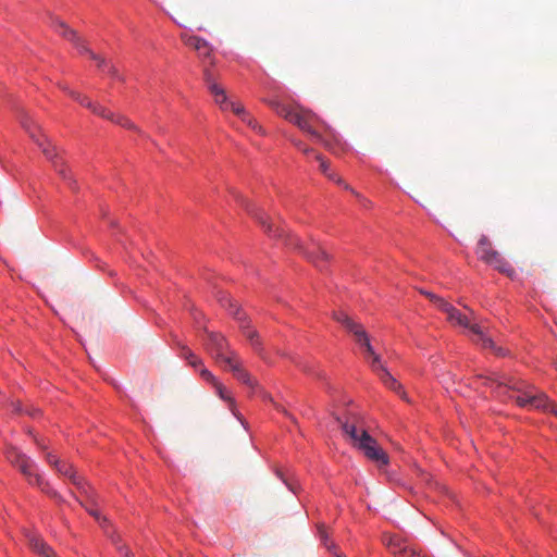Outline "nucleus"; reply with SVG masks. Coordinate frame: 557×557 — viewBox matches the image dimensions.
<instances>
[{
    "instance_id": "1",
    "label": "nucleus",
    "mask_w": 557,
    "mask_h": 557,
    "mask_svg": "<svg viewBox=\"0 0 557 557\" xmlns=\"http://www.w3.org/2000/svg\"><path fill=\"white\" fill-rule=\"evenodd\" d=\"M485 385L492 387L498 397L512 399L521 408H531L550 412L557 417V404L524 381L505 374L485 377Z\"/></svg>"
},
{
    "instance_id": "2",
    "label": "nucleus",
    "mask_w": 557,
    "mask_h": 557,
    "mask_svg": "<svg viewBox=\"0 0 557 557\" xmlns=\"http://www.w3.org/2000/svg\"><path fill=\"white\" fill-rule=\"evenodd\" d=\"M441 310L447 314V320L450 323L469 329V331L476 337L473 338L475 344L480 345L484 349H491L498 357L507 356L508 350L502 346H497L488 334V327L483 323V321L478 320L475 313L471 309L467 308L469 315L463 314L446 301L445 304H442Z\"/></svg>"
},
{
    "instance_id": "3",
    "label": "nucleus",
    "mask_w": 557,
    "mask_h": 557,
    "mask_svg": "<svg viewBox=\"0 0 557 557\" xmlns=\"http://www.w3.org/2000/svg\"><path fill=\"white\" fill-rule=\"evenodd\" d=\"M335 420L352 441L354 446L360 449L369 460L375 462L380 468L388 463L387 454L364 429H358L355 422H343L339 417H335Z\"/></svg>"
},
{
    "instance_id": "4",
    "label": "nucleus",
    "mask_w": 557,
    "mask_h": 557,
    "mask_svg": "<svg viewBox=\"0 0 557 557\" xmlns=\"http://www.w3.org/2000/svg\"><path fill=\"white\" fill-rule=\"evenodd\" d=\"M276 113L288 122L295 124L302 132L308 133L317 141L323 144L325 148L336 153L333 145L324 139L323 136L314 128L315 124L325 125L329 128V125L315 113L304 108L290 107L284 103L281 108H278Z\"/></svg>"
},
{
    "instance_id": "5",
    "label": "nucleus",
    "mask_w": 557,
    "mask_h": 557,
    "mask_svg": "<svg viewBox=\"0 0 557 557\" xmlns=\"http://www.w3.org/2000/svg\"><path fill=\"white\" fill-rule=\"evenodd\" d=\"M5 457L10 463H12L21 471L29 484L38 486L42 492L47 493L53 498H60V495L49 487V484L44 481L41 475L35 472V463L28 456L23 454L16 447L9 446L5 449Z\"/></svg>"
},
{
    "instance_id": "6",
    "label": "nucleus",
    "mask_w": 557,
    "mask_h": 557,
    "mask_svg": "<svg viewBox=\"0 0 557 557\" xmlns=\"http://www.w3.org/2000/svg\"><path fill=\"white\" fill-rule=\"evenodd\" d=\"M60 88L62 90H64L74 100L79 102L82 106L89 109L92 113H95L103 119H107L115 124H119L123 127L138 131L136 125L133 122H131L126 116L120 115V114H114V113L110 112L107 108L102 107L101 104L92 102L88 97H86L73 89H70L69 86L65 84H60Z\"/></svg>"
},
{
    "instance_id": "7",
    "label": "nucleus",
    "mask_w": 557,
    "mask_h": 557,
    "mask_svg": "<svg viewBox=\"0 0 557 557\" xmlns=\"http://www.w3.org/2000/svg\"><path fill=\"white\" fill-rule=\"evenodd\" d=\"M475 253L479 259L493 265L500 272L509 273L512 271L510 265L500 257L499 252L492 247L490 239L484 235H482L478 242Z\"/></svg>"
},
{
    "instance_id": "8",
    "label": "nucleus",
    "mask_w": 557,
    "mask_h": 557,
    "mask_svg": "<svg viewBox=\"0 0 557 557\" xmlns=\"http://www.w3.org/2000/svg\"><path fill=\"white\" fill-rule=\"evenodd\" d=\"M219 300L222 304V306L228 307L231 314L239 322L240 327H242L244 334L246 335V337L249 339L250 344L255 348H258L260 345L259 335H258L257 331L251 330L249 327V323H248L245 314L240 311V309L237 307L235 301L227 294H223L219 298Z\"/></svg>"
},
{
    "instance_id": "9",
    "label": "nucleus",
    "mask_w": 557,
    "mask_h": 557,
    "mask_svg": "<svg viewBox=\"0 0 557 557\" xmlns=\"http://www.w3.org/2000/svg\"><path fill=\"white\" fill-rule=\"evenodd\" d=\"M55 30L61 36H63L64 38H66L71 42H73L76 46V48L79 50L81 53H87L90 57V59L95 60L98 63L99 67L108 66L107 61L103 58H101L100 55H98L95 52H92L91 50H89L88 47L82 40V38L77 35V33L74 29L70 28L64 22L57 21L55 22Z\"/></svg>"
},
{
    "instance_id": "10",
    "label": "nucleus",
    "mask_w": 557,
    "mask_h": 557,
    "mask_svg": "<svg viewBox=\"0 0 557 557\" xmlns=\"http://www.w3.org/2000/svg\"><path fill=\"white\" fill-rule=\"evenodd\" d=\"M18 119H20V123H21L22 127L28 133L30 138L42 150V153L46 156V158L49 159L52 163L54 161H58L59 159H58V153L55 151V148L50 146L46 139H41L37 135V128L33 124V122H30L28 115L25 112H21Z\"/></svg>"
},
{
    "instance_id": "11",
    "label": "nucleus",
    "mask_w": 557,
    "mask_h": 557,
    "mask_svg": "<svg viewBox=\"0 0 557 557\" xmlns=\"http://www.w3.org/2000/svg\"><path fill=\"white\" fill-rule=\"evenodd\" d=\"M223 366L228 369L243 384L247 385L251 389L257 388L258 382L243 368L242 361L235 351L230 350V356L225 358V363Z\"/></svg>"
},
{
    "instance_id": "12",
    "label": "nucleus",
    "mask_w": 557,
    "mask_h": 557,
    "mask_svg": "<svg viewBox=\"0 0 557 557\" xmlns=\"http://www.w3.org/2000/svg\"><path fill=\"white\" fill-rule=\"evenodd\" d=\"M245 206H246V209L248 210V212L250 214H252L262 226L265 227V231L268 232L269 235L283 237V238H285V242L287 245H295L296 247H299V248L301 247L299 245V240L297 238H295L294 236L287 235L285 230H283L278 226L274 227V225H272V224H268L263 213H261L260 211H255V209L250 208V205L248 202L245 203Z\"/></svg>"
},
{
    "instance_id": "13",
    "label": "nucleus",
    "mask_w": 557,
    "mask_h": 557,
    "mask_svg": "<svg viewBox=\"0 0 557 557\" xmlns=\"http://www.w3.org/2000/svg\"><path fill=\"white\" fill-rule=\"evenodd\" d=\"M181 38L186 46L197 51L200 59L203 61L209 60L211 64L213 63L212 48L207 40L198 36H189L187 34H182Z\"/></svg>"
},
{
    "instance_id": "14",
    "label": "nucleus",
    "mask_w": 557,
    "mask_h": 557,
    "mask_svg": "<svg viewBox=\"0 0 557 557\" xmlns=\"http://www.w3.org/2000/svg\"><path fill=\"white\" fill-rule=\"evenodd\" d=\"M208 345L211 352L214 354V357L216 358L218 362L224 364L225 358L230 356L228 344L224 336L216 333H210Z\"/></svg>"
},
{
    "instance_id": "15",
    "label": "nucleus",
    "mask_w": 557,
    "mask_h": 557,
    "mask_svg": "<svg viewBox=\"0 0 557 557\" xmlns=\"http://www.w3.org/2000/svg\"><path fill=\"white\" fill-rule=\"evenodd\" d=\"M29 547L42 557H55L54 550L37 534L28 533Z\"/></svg>"
},
{
    "instance_id": "16",
    "label": "nucleus",
    "mask_w": 557,
    "mask_h": 557,
    "mask_svg": "<svg viewBox=\"0 0 557 557\" xmlns=\"http://www.w3.org/2000/svg\"><path fill=\"white\" fill-rule=\"evenodd\" d=\"M308 259L322 270L329 260V255L322 247L318 245H311L306 252Z\"/></svg>"
},
{
    "instance_id": "17",
    "label": "nucleus",
    "mask_w": 557,
    "mask_h": 557,
    "mask_svg": "<svg viewBox=\"0 0 557 557\" xmlns=\"http://www.w3.org/2000/svg\"><path fill=\"white\" fill-rule=\"evenodd\" d=\"M348 332H350L355 336L356 342L361 347H368V352H372V345L370 343L369 336L361 324L356 322L354 327H351Z\"/></svg>"
},
{
    "instance_id": "18",
    "label": "nucleus",
    "mask_w": 557,
    "mask_h": 557,
    "mask_svg": "<svg viewBox=\"0 0 557 557\" xmlns=\"http://www.w3.org/2000/svg\"><path fill=\"white\" fill-rule=\"evenodd\" d=\"M380 379L386 387L396 392L403 399L408 400L406 393L403 391L401 384L398 383L388 371H383Z\"/></svg>"
},
{
    "instance_id": "19",
    "label": "nucleus",
    "mask_w": 557,
    "mask_h": 557,
    "mask_svg": "<svg viewBox=\"0 0 557 557\" xmlns=\"http://www.w3.org/2000/svg\"><path fill=\"white\" fill-rule=\"evenodd\" d=\"M55 470L64 475V476H67L71 479V481L75 484V485H78L81 483V480L76 475L75 471L73 470V467L72 465L65 462V461H61L58 467L55 468Z\"/></svg>"
},
{
    "instance_id": "20",
    "label": "nucleus",
    "mask_w": 557,
    "mask_h": 557,
    "mask_svg": "<svg viewBox=\"0 0 557 557\" xmlns=\"http://www.w3.org/2000/svg\"><path fill=\"white\" fill-rule=\"evenodd\" d=\"M367 359L369 360L372 370L379 375V377L382 375L383 371H387L381 361V357L376 355L373 349L372 352H368Z\"/></svg>"
},
{
    "instance_id": "21",
    "label": "nucleus",
    "mask_w": 557,
    "mask_h": 557,
    "mask_svg": "<svg viewBox=\"0 0 557 557\" xmlns=\"http://www.w3.org/2000/svg\"><path fill=\"white\" fill-rule=\"evenodd\" d=\"M315 158L320 162V170L323 174H325L330 180L335 181L337 184H344L335 173L330 171V164L326 162V160L323 159L321 154H317Z\"/></svg>"
},
{
    "instance_id": "22",
    "label": "nucleus",
    "mask_w": 557,
    "mask_h": 557,
    "mask_svg": "<svg viewBox=\"0 0 557 557\" xmlns=\"http://www.w3.org/2000/svg\"><path fill=\"white\" fill-rule=\"evenodd\" d=\"M53 168L63 180L69 181L70 187L75 189L74 181L70 176L65 165L60 160L53 162Z\"/></svg>"
},
{
    "instance_id": "23",
    "label": "nucleus",
    "mask_w": 557,
    "mask_h": 557,
    "mask_svg": "<svg viewBox=\"0 0 557 557\" xmlns=\"http://www.w3.org/2000/svg\"><path fill=\"white\" fill-rule=\"evenodd\" d=\"M184 352H183V357L188 361V363L195 368V369H200L203 364H202V360L200 358H198L191 350H189L188 348H183Z\"/></svg>"
},
{
    "instance_id": "24",
    "label": "nucleus",
    "mask_w": 557,
    "mask_h": 557,
    "mask_svg": "<svg viewBox=\"0 0 557 557\" xmlns=\"http://www.w3.org/2000/svg\"><path fill=\"white\" fill-rule=\"evenodd\" d=\"M213 386L215 387L216 393L220 396V398H222L223 400L227 401L230 404V408L233 409V407L235 405V401L231 397V395L228 394L227 389L220 382H218Z\"/></svg>"
},
{
    "instance_id": "25",
    "label": "nucleus",
    "mask_w": 557,
    "mask_h": 557,
    "mask_svg": "<svg viewBox=\"0 0 557 557\" xmlns=\"http://www.w3.org/2000/svg\"><path fill=\"white\" fill-rule=\"evenodd\" d=\"M334 319L339 322L341 324H343L347 331H349L351 327H354L356 321H354L352 319H350L346 313L344 312H339V313H334Z\"/></svg>"
},
{
    "instance_id": "26",
    "label": "nucleus",
    "mask_w": 557,
    "mask_h": 557,
    "mask_svg": "<svg viewBox=\"0 0 557 557\" xmlns=\"http://www.w3.org/2000/svg\"><path fill=\"white\" fill-rule=\"evenodd\" d=\"M421 294L426 296L434 305H436L440 309L442 308V304H445L446 300L442 297L426 290H421Z\"/></svg>"
},
{
    "instance_id": "27",
    "label": "nucleus",
    "mask_w": 557,
    "mask_h": 557,
    "mask_svg": "<svg viewBox=\"0 0 557 557\" xmlns=\"http://www.w3.org/2000/svg\"><path fill=\"white\" fill-rule=\"evenodd\" d=\"M228 110H231L234 114H236L238 117H243L246 113L244 107L240 103L232 102L228 103Z\"/></svg>"
},
{
    "instance_id": "28",
    "label": "nucleus",
    "mask_w": 557,
    "mask_h": 557,
    "mask_svg": "<svg viewBox=\"0 0 557 557\" xmlns=\"http://www.w3.org/2000/svg\"><path fill=\"white\" fill-rule=\"evenodd\" d=\"M199 373L203 380L210 382L212 385H215L218 383L214 375L208 369H206L203 366L199 369Z\"/></svg>"
},
{
    "instance_id": "29",
    "label": "nucleus",
    "mask_w": 557,
    "mask_h": 557,
    "mask_svg": "<svg viewBox=\"0 0 557 557\" xmlns=\"http://www.w3.org/2000/svg\"><path fill=\"white\" fill-rule=\"evenodd\" d=\"M208 88L214 97H220V96L225 95L224 88L221 87L220 85H218L216 83H212L210 86H208Z\"/></svg>"
},
{
    "instance_id": "30",
    "label": "nucleus",
    "mask_w": 557,
    "mask_h": 557,
    "mask_svg": "<svg viewBox=\"0 0 557 557\" xmlns=\"http://www.w3.org/2000/svg\"><path fill=\"white\" fill-rule=\"evenodd\" d=\"M214 100H215V102L220 106V108H221L222 110H224V111H225V110H228V103H230V101H228V99H227L226 94H225V95H223V96H220V97H214Z\"/></svg>"
},
{
    "instance_id": "31",
    "label": "nucleus",
    "mask_w": 557,
    "mask_h": 557,
    "mask_svg": "<svg viewBox=\"0 0 557 557\" xmlns=\"http://www.w3.org/2000/svg\"><path fill=\"white\" fill-rule=\"evenodd\" d=\"M203 78L207 86H210L212 83H215L213 74L209 69L203 70Z\"/></svg>"
},
{
    "instance_id": "32",
    "label": "nucleus",
    "mask_w": 557,
    "mask_h": 557,
    "mask_svg": "<svg viewBox=\"0 0 557 557\" xmlns=\"http://www.w3.org/2000/svg\"><path fill=\"white\" fill-rule=\"evenodd\" d=\"M242 121L244 123L248 124L252 128H257L258 127V123L247 112L242 117Z\"/></svg>"
},
{
    "instance_id": "33",
    "label": "nucleus",
    "mask_w": 557,
    "mask_h": 557,
    "mask_svg": "<svg viewBox=\"0 0 557 557\" xmlns=\"http://www.w3.org/2000/svg\"><path fill=\"white\" fill-rule=\"evenodd\" d=\"M46 459L48 461V463H50L51 466H53L54 468L58 467V465L61 462V460H59L54 455H52L51 453H48L46 455Z\"/></svg>"
},
{
    "instance_id": "34",
    "label": "nucleus",
    "mask_w": 557,
    "mask_h": 557,
    "mask_svg": "<svg viewBox=\"0 0 557 557\" xmlns=\"http://www.w3.org/2000/svg\"><path fill=\"white\" fill-rule=\"evenodd\" d=\"M322 126L331 135V137L333 138L335 144L338 146H342L341 139L335 134H333L332 128L330 126L327 128L325 125H322ZM341 150H344V147H341Z\"/></svg>"
},
{
    "instance_id": "35",
    "label": "nucleus",
    "mask_w": 557,
    "mask_h": 557,
    "mask_svg": "<svg viewBox=\"0 0 557 557\" xmlns=\"http://www.w3.org/2000/svg\"><path fill=\"white\" fill-rule=\"evenodd\" d=\"M267 103L270 106L271 109H273L275 112L278 111V108H281L283 106L282 102H280L278 100H275V99H272V100H267Z\"/></svg>"
},
{
    "instance_id": "36",
    "label": "nucleus",
    "mask_w": 557,
    "mask_h": 557,
    "mask_svg": "<svg viewBox=\"0 0 557 557\" xmlns=\"http://www.w3.org/2000/svg\"><path fill=\"white\" fill-rule=\"evenodd\" d=\"M320 532V537H321V541L323 542V544L329 548L331 549V546L329 545V539H327V534L325 532L324 529L320 528L319 530Z\"/></svg>"
},
{
    "instance_id": "37",
    "label": "nucleus",
    "mask_w": 557,
    "mask_h": 557,
    "mask_svg": "<svg viewBox=\"0 0 557 557\" xmlns=\"http://www.w3.org/2000/svg\"><path fill=\"white\" fill-rule=\"evenodd\" d=\"M117 549L125 556L132 557L129 550L125 546H117Z\"/></svg>"
},
{
    "instance_id": "38",
    "label": "nucleus",
    "mask_w": 557,
    "mask_h": 557,
    "mask_svg": "<svg viewBox=\"0 0 557 557\" xmlns=\"http://www.w3.org/2000/svg\"><path fill=\"white\" fill-rule=\"evenodd\" d=\"M296 145H297V147H298L299 149H301V150L304 151V153H306V154H309L310 152H312V151H313L312 149H310V148H308V147H304V146L301 145V143H297Z\"/></svg>"
},
{
    "instance_id": "39",
    "label": "nucleus",
    "mask_w": 557,
    "mask_h": 557,
    "mask_svg": "<svg viewBox=\"0 0 557 557\" xmlns=\"http://www.w3.org/2000/svg\"><path fill=\"white\" fill-rule=\"evenodd\" d=\"M107 67H108V72H109L112 76L117 77V71H116V69H115L113 65H110V66L108 65Z\"/></svg>"
},
{
    "instance_id": "40",
    "label": "nucleus",
    "mask_w": 557,
    "mask_h": 557,
    "mask_svg": "<svg viewBox=\"0 0 557 557\" xmlns=\"http://www.w3.org/2000/svg\"><path fill=\"white\" fill-rule=\"evenodd\" d=\"M88 512L94 516L97 520H100V515L97 510L89 509Z\"/></svg>"
},
{
    "instance_id": "41",
    "label": "nucleus",
    "mask_w": 557,
    "mask_h": 557,
    "mask_svg": "<svg viewBox=\"0 0 557 557\" xmlns=\"http://www.w3.org/2000/svg\"><path fill=\"white\" fill-rule=\"evenodd\" d=\"M12 406H13V409L17 412H21L22 411V407L18 403H12Z\"/></svg>"
},
{
    "instance_id": "42",
    "label": "nucleus",
    "mask_w": 557,
    "mask_h": 557,
    "mask_svg": "<svg viewBox=\"0 0 557 557\" xmlns=\"http://www.w3.org/2000/svg\"><path fill=\"white\" fill-rule=\"evenodd\" d=\"M177 8L180 11H183L185 9V4H184L183 0L178 1Z\"/></svg>"
},
{
    "instance_id": "43",
    "label": "nucleus",
    "mask_w": 557,
    "mask_h": 557,
    "mask_svg": "<svg viewBox=\"0 0 557 557\" xmlns=\"http://www.w3.org/2000/svg\"><path fill=\"white\" fill-rule=\"evenodd\" d=\"M37 412H39V410H33V411H29L28 413H29L30 416H35Z\"/></svg>"
},
{
    "instance_id": "44",
    "label": "nucleus",
    "mask_w": 557,
    "mask_h": 557,
    "mask_svg": "<svg viewBox=\"0 0 557 557\" xmlns=\"http://www.w3.org/2000/svg\"><path fill=\"white\" fill-rule=\"evenodd\" d=\"M37 443L41 447V449H46V446L41 445L39 442H37Z\"/></svg>"
},
{
    "instance_id": "45",
    "label": "nucleus",
    "mask_w": 557,
    "mask_h": 557,
    "mask_svg": "<svg viewBox=\"0 0 557 557\" xmlns=\"http://www.w3.org/2000/svg\"><path fill=\"white\" fill-rule=\"evenodd\" d=\"M363 348H364L366 354H367L366 358H368V347H363Z\"/></svg>"
}]
</instances>
